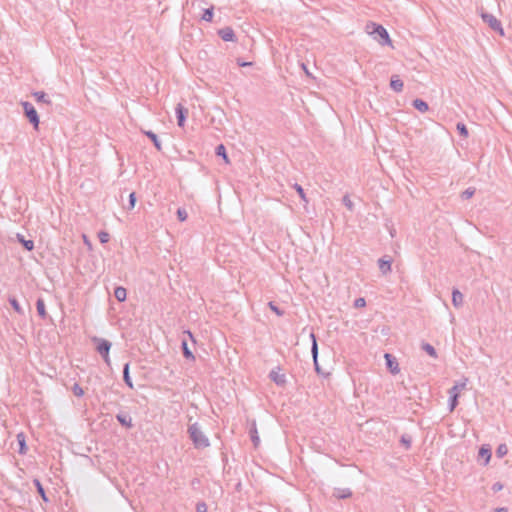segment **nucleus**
<instances>
[{"label":"nucleus","mask_w":512,"mask_h":512,"mask_svg":"<svg viewBox=\"0 0 512 512\" xmlns=\"http://www.w3.org/2000/svg\"><path fill=\"white\" fill-rule=\"evenodd\" d=\"M365 30L368 34L374 35V39L377 40L380 45H392L389 34L382 25L369 22L366 24Z\"/></svg>","instance_id":"obj_1"},{"label":"nucleus","mask_w":512,"mask_h":512,"mask_svg":"<svg viewBox=\"0 0 512 512\" xmlns=\"http://www.w3.org/2000/svg\"><path fill=\"white\" fill-rule=\"evenodd\" d=\"M188 432L196 448H205L209 446L208 438L203 434L197 423L190 425Z\"/></svg>","instance_id":"obj_2"},{"label":"nucleus","mask_w":512,"mask_h":512,"mask_svg":"<svg viewBox=\"0 0 512 512\" xmlns=\"http://www.w3.org/2000/svg\"><path fill=\"white\" fill-rule=\"evenodd\" d=\"M92 341L96 343V350L102 356L105 363L110 364L109 351L111 348V343L103 338L93 337Z\"/></svg>","instance_id":"obj_3"},{"label":"nucleus","mask_w":512,"mask_h":512,"mask_svg":"<svg viewBox=\"0 0 512 512\" xmlns=\"http://www.w3.org/2000/svg\"><path fill=\"white\" fill-rule=\"evenodd\" d=\"M481 18L492 30L498 32L501 36H504L502 24L494 15L487 12H481Z\"/></svg>","instance_id":"obj_4"},{"label":"nucleus","mask_w":512,"mask_h":512,"mask_svg":"<svg viewBox=\"0 0 512 512\" xmlns=\"http://www.w3.org/2000/svg\"><path fill=\"white\" fill-rule=\"evenodd\" d=\"M21 104H22L24 113H25L26 117L28 118L29 122L33 125V127L35 129H38L39 116H38V113H37L36 109L34 108V106L30 102H27V101L22 102Z\"/></svg>","instance_id":"obj_5"},{"label":"nucleus","mask_w":512,"mask_h":512,"mask_svg":"<svg viewBox=\"0 0 512 512\" xmlns=\"http://www.w3.org/2000/svg\"><path fill=\"white\" fill-rule=\"evenodd\" d=\"M176 116H177V123L179 127H183L186 119V115L188 114V109L185 108L182 104H178L176 106Z\"/></svg>","instance_id":"obj_6"},{"label":"nucleus","mask_w":512,"mask_h":512,"mask_svg":"<svg viewBox=\"0 0 512 512\" xmlns=\"http://www.w3.org/2000/svg\"><path fill=\"white\" fill-rule=\"evenodd\" d=\"M384 358L386 360L387 367L391 371V373H393V374L399 373V371H400L399 365H398V362L396 361L395 357H393L389 353H386L384 355Z\"/></svg>","instance_id":"obj_7"},{"label":"nucleus","mask_w":512,"mask_h":512,"mask_svg":"<svg viewBox=\"0 0 512 512\" xmlns=\"http://www.w3.org/2000/svg\"><path fill=\"white\" fill-rule=\"evenodd\" d=\"M249 434H250V438H251V441L253 442L254 447L257 448L260 444V438L258 435L255 421H252V423H251V426L249 428Z\"/></svg>","instance_id":"obj_8"},{"label":"nucleus","mask_w":512,"mask_h":512,"mask_svg":"<svg viewBox=\"0 0 512 512\" xmlns=\"http://www.w3.org/2000/svg\"><path fill=\"white\" fill-rule=\"evenodd\" d=\"M218 34L224 41H234L235 39L234 31L230 27L220 29Z\"/></svg>","instance_id":"obj_9"},{"label":"nucleus","mask_w":512,"mask_h":512,"mask_svg":"<svg viewBox=\"0 0 512 512\" xmlns=\"http://www.w3.org/2000/svg\"><path fill=\"white\" fill-rule=\"evenodd\" d=\"M310 337L312 339L311 352H312V356H313V360H314V364H315V369H316V371L319 372V366H318V361H317L318 345H317L316 337H315V335L313 333L310 334Z\"/></svg>","instance_id":"obj_10"},{"label":"nucleus","mask_w":512,"mask_h":512,"mask_svg":"<svg viewBox=\"0 0 512 512\" xmlns=\"http://www.w3.org/2000/svg\"><path fill=\"white\" fill-rule=\"evenodd\" d=\"M468 381V378L464 377L460 382H457L452 388L449 389V393L459 395L460 391L466 388Z\"/></svg>","instance_id":"obj_11"},{"label":"nucleus","mask_w":512,"mask_h":512,"mask_svg":"<svg viewBox=\"0 0 512 512\" xmlns=\"http://www.w3.org/2000/svg\"><path fill=\"white\" fill-rule=\"evenodd\" d=\"M463 294L457 290V289H454L453 292H452V303L453 305L456 307V308H459L462 306L463 304Z\"/></svg>","instance_id":"obj_12"},{"label":"nucleus","mask_w":512,"mask_h":512,"mask_svg":"<svg viewBox=\"0 0 512 512\" xmlns=\"http://www.w3.org/2000/svg\"><path fill=\"white\" fill-rule=\"evenodd\" d=\"M333 495L336 498L345 499V498L350 497L352 495V492L348 488H343V489L342 488H335L334 492H333Z\"/></svg>","instance_id":"obj_13"},{"label":"nucleus","mask_w":512,"mask_h":512,"mask_svg":"<svg viewBox=\"0 0 512 512\" xmlns=\"http://www.w3.org/2000/svg\"><path fill=\"white\" fill-rule=\"evenodd\" d=\"M269 376L277 385H283L286 382L285 375L280 374L278 371L272 370Z\"/></svg>","instance_id":"obj_14"},{"label":"nucleus","mask_w":512,"mask_h":512,"mask_svg":"<svg viewBox=\"0 0 512 512\" xmlns=\"http://www.w3.org/2000/svg\"><path fill=\"white\" fill-rule=\"evenodd\" d=\"M378 264L382 274L386 275L391 271V260H385L384 258H381L379 259Z\"/></svg>","instance_id":"obj_15"},{"label":"nucleus","mask_w":512,"mask_h":512,"mask_svg":"<svg viewBox=\"0 0 512 512\" xmlns=\"http://www.w3.org/2000/svg\"><path fill=\"white\" fill-rule=\"evenodd\" d=\"M403 81L400 80L397 76H393L390 81V87L396 91L401 92L403 89Z\"/></svg>","instance_id":"obj_16"},{"label":"nucleus","mask_w":512,"mask_h":512,"mask_svg":"<svg viewBox=\"0 0 512 512\" xmlns=\"http://www.w3.org/2000/svg\"><path fill=\"white\" fill-rule=\"evenodd\" d=\"M36 308H37V312H38V315L42 318V319H45L47 317V312H46V308H45V303H44V300L42 298H39L36 302Z\"/></svg>","instance_id":"obj_17"},{"label":"nucleus","mask_w":512,"mask_h":512,"mask_svg":"<svg viewBox=\"0 0 512 512\" xmlns=\"http://www.w3.org/2000/svg\"><path fill=\"white\" fill-rule=\"evenodd\" d=\"M413 106L415 109H417L418 111H420L422 113L427 112L429 109L428 104L425 101H423L422 99H415L413 101Z\"/></svg>","instance_id":"obj_18"},{"label":"nucleus","mask_w":512,"mask_h":512,"mask_svg":"<svg viewBox=\"0 0 512 512\" xmlns=\"http://www.w3.org/2000/svg\"><path fill=\"white\" fill-rule=\"evenodd\" d=\"M16 238L26 250L31 251L34 249V242L32 240H25L24 236L19 233L16 235Z\"/></svg>","instance_id":"obj_19"},{"label":"nucleus","mask_w":512,"mask_h":512,"mask_svg":"<svg viewBox=\"0 0 512 512\" xmlns=\"http://www.w3.org/2000/svg\"><path fill=\"white\" fill-rule=\"evenodd\" d=\"M114 296L119 302H123L126 299L127 292L124 287H116L114 290Z\"/></svg>","instance_id":"obj_20"},{"label":"nucleus","mask_w":512,"mask_h":512,"mask_svg":"<svg viewBox=\"0 0 512 512\" xmlns=\"http://www.w3.org/2000/svg\"><path fill=\"white\" fill-rule=\"evenodd\" d=\"M33 96L35 97L36 101L39 103H45V104L51 103L50 99L48 98V95L45 92H42V91L35 92V93H33Z\"/></svg>","instance_id":"obj_21"},{"label":"nucleus","mask_w":512,"mask_h":512,"mask_svg":"<svg viewBox=\"0 0 512 512\" xmlns=\"http://www.w3.org/2000/svg\"><path fill=\"white\" fill-rule=\"evenodd\" d=\"M116 418L123 426H126L128 428L132 426V419L127 414H118Z\"/></svg>","instance_id":"obj_22"},{"label":"nucleus","mask_w":512,"mask_h":512,"mask_svg":"<svg viewBox=\"0 0 512 512\" xmlns=\"http://www.w3.org/2000/svg\"><path fill=\"white\" fill-rule=\"evenodd\" d=\"M479 458H484V465H487L491 458V451L489 448L481 447L478 452Z\"/></svg>","instance_id":"obj_23"},{"label":"nucleus","mask_w":512,"mask_h":512,"mask_svg":"<svg viewBox=\"0 0 512 512\" xmlns=\"http://www.w3.org/2000/svg\"><path fill=\"white\" fill-rule=\"evenodd\" d=\"M17 441H18V444H19V450L18 452L20 454H25L27 452V446H26V443H25V436L20 433L17 435Z\"/></svg>","instance_id":"obj_24"},{"label":"nucleus","mask_w":512,"mask_h":512,"mask_svg":"<svg viewBox=\"0 0 512 512\" xmlns=\"http://www.w3.org/2000/svg\"><path fill=\"white\" fill-rule=\"evenodd\" d=\"M144 133H145V135H147L152 140V142H153L154 146L156 147V149L158 151H160L162 149V147H161V142L158 140L157 135L154 132H152V131H145Z\"/></svg>","instance_id":"obj_25"},{"label":"nucleus","mask_w":512,"mask_h":512,"mask_svg":"<svg viewBox=\"0 0 512 512\" xmlns=\"http://www.w3.org/2000/svg\"><path fill=\"white\" fill-rule=\"evenodd\" d=\"M123 379L125 383L130 387L133 388V383L129 375V364L126 363L123 369Z\"/></svg>","instance_id":"obj_26"},{"label":"nucleus","mask_w":512,"mask_h":512,"mask_svg":"<svg viewBox=\"0 0 512 512\" xmlns=\"http://www.w3.org/2000/svg\"><path fill=\"white\" fill-rule=\"evenodd\" d=\"M182 349H183V355L187 359H194V355L191 352V350L188 348L187 340H182Z\"/></svg>","instance_id":"obj_27"},{"label":"nucleus","mask_w":512,"mask_h":512,"mask_svg":"<svg viewBox=\"0 0 512 512\" xmlns=\"http://www.w3.org/2000/svg\"><path fill=\"white\" fill-rule=\"evenodd\" d=\"M216 155L221 156L225 160L226 163L229 162L228 156L226 153V149L223 144H220L216 147Z\"/></svg>","instance_id":"obj_28"},{"label":"nucleus","mask_w":512,"mask_h":512,"mask_svg":"<svg viewBox=\"0 0 512 512\" xmlns=\"http://www.w3.org/2000/svg\"><path fill=\"white\" fill-rule=\"evenodd\" d=\"M422 349H423L427 354H429L431 357H434V358H436V357H437V353H436L435 348H434L432 345H430L429 343H424V344L422 345Z\"/></svg>","instance_id":"obj_29"},{"label":"nucleus","mask_w":512,"mask_h":512,"mask_svg":"<svg viewBox=\"0 0 512 512\" xmlns=\"http://www.w3.org/2000/svg\"><path fill=\"white\" fill-rule=\"evenodd\" d=\"M9 302L11 304V306L13 307V309L20 315L24 314V311L23 309L21 308V306L19 305L18 301L16 300V298L14 297H10L9 298Z\"/></svg>","instance_id":"obj_30"},{"label":"nucleus","mask_w":512,"mask_h":512,"mask_svg":"<svg viewBox=\"0 0 512 512\" xmlns=\"http://www.w3.org/2000/svg\"><path fill=\"white\" fill-rule=\"evenodd\" d=\"M450 394V403H449V406H450V411L452 412L456 406L458 405V397L459 395L458 394H454V393H449Z\"/></svg>","instance_id":"obj_31"},{"label":"nucleus","mask_w":512,"mask_h":512,"mask_svg":"<svg viewBox=\"0 0 512 512\" xmlns=\"http://www.w3.org/2000/svg\"><path fill=\"white\" fill-rule=\"evenodd\" d=\"M293 187H294V189L297 191V193L299 194L300 198H301L305 203H308V200H307V198H306V194H305V192H304V190H303L302 186H301V185H299V184H297V183H295V184L293 185Z\"/></svg>","instance_id":"obj_32"},{"label":"nucleus","mask_w":512,"mask_h":512,"mask_svg":"<svg viewBox=\"0 0 512 512\" xmlns=\"http://www.w3.org/2000/svg\"><path fill=\"white\" fill-rule=\"evenodd\" d=\"M342 202L349 211L352 212L354 210V204H353L352 200L350 199L349 195H347V194L344 195Z\"/></svg>","instance_id":"obj_33"},{"label":"nucleus","mask_w":512,"mask_h":512,"mask_svg":"<svg viewBox=\"0 0 512 512\" xmlns=\"http://www.w3.org/2000/svg\"><path fill=\"white\" fill-rule=\"evenodd\" d=\"M508 453V448L505 444H500L496 449V455L499 458L504 457Z\"/></svg>","instance_id":"obj_34"},{"label":"nucleus","mask_w":512,"mask_h":512,"mask_svg":"<svg viewBox=\"0 0 512 512\" xmlns=\"http://www.w3.org/2000/svg\"><path fill=\"white\" fill-rule=\"evenodd\" d=\"M213 18V7L205 9L202 15L204 21L210 22Z\"/></svg>","instance_id":"obj_35"},{"label":"nucleus","mask_w":512,"mask_h":512,"mask_svg":"<svg viewBox=\"0 0 512 512\" xmlns=\"http://www.w3.org/2000/svg\"><path fill=\"white\" fill-rule=\"evenodd\" d=\"M72 392L74 393L75 396L77 397H81L84 395V390L83 388L78 384V383H75L72 387Z\"/></svg>","instance_id":"obj_36"},{"label":"nucleus","mask_w":512,"mask_h":512,"mask_svg":"<svg viewBox=\"0 0 512 512\" xmlns=\"http://www.w3.org/2000/svg\"><path fill=\"white\" fill-rule=\"evenodd\" d=\"M456 128L461 136L468 137V130H467V127L465 126V124L459 122V123H457Z\"/></svg>","instance_id":"obj_37"},{"label":"nucleus","mask_w":512,"mask_h":512,"mask_svg":"<svg viewBox=\"0 0 512 512\" xmlns=\"http://www.w3.org/2000/svg\"><path fill=\"white\" fill-rule=\"evenodd\" d=\"M475 194V188H467L462 192L461 197L463 199H470Z\"/></svg>","instance_id":"obj_38"},{"label":"nucleus","mask_w":512,"mask_h":512,"mask_svg":"<svg viewBox=\"0 0 512 512\" xmlns=\"http://www.w3.org/2000/svg\"><path fill=\"white\" fill-rule=\"evenodd\" d=\"M35 484L37 486V491L41 495L44 501H48L44 488L42 487L41 483L38 480H35Z\"/></svg>","instance_id":"obj_39"},{"label":"nucleus","mask_w":512,"mask_h":512,"mask_svg":"<svg viewBox=\"0 0 512 512\" xmlns=\"http://www.w3.org/2000/svg\"><path fill=\"white\" fill-rule=\"evenodd\" d=\"M177 217H178V219H179L181 222H183V221H185V220L187 219L188 214H187V212H186V210H185V209H183V208H179V209L177 210Z\"/></svg>","instance_id":"obj_40"},{"label":"nucleus","mask_w":512,"mask_h":512,"mask_svg":"<svg viewBox=\"0 0 512 512\" xmlns=\"http://www.w3.org/2000/svg\"><path fill=\"white\" fill-rule=\"evenodd\" d=\"M98 238H99L100 242L104 244V243H107L109 241L110 235H109V233H107L105 231H101L98 234Z\"/></svg>","instance_id":"obj_41"},{"label":"nucleus","mask_w":512,"mask_h":512,"mask_svg":"<svg viewBox=\"0 0 512 512\" xmlns=\"http://www.w3.org/2000/svg\"><path fill=\"white\" fill-rule=\"evenodd\" d=\"M135 203H136V195L134 192L130 193L129 195V206H128V209L131 210L135 207Z\"/></svg>","instance_id":"obj_42"},{"label":"nucleus","mask_w":512,"mask_h":512,"mask_svg":"<svg viewBox=\"0 0 512 512\" xmlns=\"http://www.w3.org/2000/svg\"><path fill=\"white\" fill-rule=\"evenodd\" d=\"M268 305H269V308L273 312H275L278 316H282L283 315L284 312L282 310H280L273 302H269Z\"/></svg>","instance_id":"obj_43"},{"label":"nucleus","mask_w":512,"mask_h":512,"mask_svg":"<svg viewBox=\"0 0 512 512\" xmlns=\"http://www.w3.org/2000/svg\"><path fill=\"white\" fill-rule=\"evenodd\" d=\"M366 305V301L364 298H357L355 301H354V307L355 308H362Z\"/></svg>","instance_id":"obj_44"},{"label":"nucleus","mask_w":512,"mask_h":512,"mask_svg":"<svg viewBox=\"0 0 512 512\" xmlns=\"http://www.w3.org/2000/svg\"><path fill=\"white\" fill-rule=\"evenodd\" d=\"M197 512H207V505L204 502H199L196 506Z\"/></svg>","instance_id":"obj_45"},{"label":"nucleus","mask_w":512,"mask_h":512,"mask_svg":"<svg viewBox=\"0 0 512 512\" xmlns=\"http://www.w3.org/2000/svg\"><path fill=\"white\" fill-rule=\"evenodd\" d=\"M502 489H503V485H502L500 482H496V483H494V484H493V486H492V490H493L494 492H499V491H500V490H502Z\"/></svg>","instance_id":"obj_46"},{"label":"nucleus","mask_w":512,"mask_h":512,"mask_svg":"<svg viewBox=\"0 0 512 512\" xmlns=\"http://www.w3.org/2000/svg\"><path fill=\"white\" fill-rule=\"evenodd\" d=\"M401 442L406 446V448L410 447L411 440L407 439L405 436H402Z\"/></svg>","instance_id":"obj_47"},{"label":"nucleus","mask_w":512,"mask_h":512,"mask_svg":"<svg viewBox=\"0 0 512 512\" xmlns=\"http://www.w3.org/2000/svg\"><path fill=\"white\" fill-rule=\"evenodd\" d=\"M237 63H238V65H239V66H241V67H246V66H250V65H252V63H251V62H243V61H240V60H237Z\"/></svg>","instance_id":"obj_48"},{"label":"nucleus","mask_w":512,"mask_h":512,"mask_svg":"<svg viewBox=\"0 0 512 512\" xmlns=\"http://www.w3.org/2000/svg\"><path fill=\"white\" fill-rule=\"evenodd\" d=\"M495 512H508V509L505 507L496 508Z\"/></svg>","instance_id":"obj_49"},{"label":"nucleus","mask_w":512,"mask_h":512,"mask_svg":"<svg viewBox=\"0 0 512 512\" xmlns=\"http://www.w3.org/2000/svg\"><path fill=\"white\" fill-rule=\"evenodd\" d=\"M184 334H186L193 342L195 341L194 337L190 331H185Z\"/></svg>","instance_id":"obj_50"},{"label":"nucleus","mask_w":512,"mask_h":512,"mask_svg":"<svg viewBox=\"0 0 512 512\" xmlns=\"http://www.w3.org/2000/svg\"><path fill=\"white\" fill-rule=\"evenodd\" d=\"M83 238H84V242H85L87 245H89V246H90V242L88 241L87 237L84 235V236H83Z\"/></svg>","instance_id":"obj_51"},{"label":"nucleus","mask_w":512,"mask_h":512,"mask_svg":"<svg viewBox=\"0 0 512 512\" xmlns=\"http://www.w3.org/2000/svg\"><path fill=\"white\" fill-rule=\"evenodd\" d=\"M302 67L305 70L306 74L309 75V72L307 71L306 66L303 64Z\"/></svg>","instance_id":"obj_52"}]
</instances>
